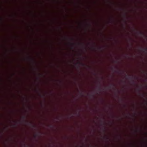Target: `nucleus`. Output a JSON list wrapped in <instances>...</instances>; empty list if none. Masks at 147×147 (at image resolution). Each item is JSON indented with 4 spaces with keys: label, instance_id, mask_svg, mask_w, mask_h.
Returning a JSON list of instances; mask_svg holds the SVG:
<instances>
[{
    "label": "nucleus",
    "instance_id": "obj_1",
    "mask_svg": "<svg viewBox=\"0 0 147 147\" xmlns=\"http://www.w3.org/2000/svg\"><path fill=\"white\" fill-rule=\"evenodd\" d=\"M141 49L144 52H146L147 51V48L146 47L142 48H141Z\"/></svg>",
    "mask_w": 147,
    "mask_h": 147
},
{
    "label": "nucleus",
    "instance_id": "obj_2",
    "mask_svg": "<svg viewBox=\"0 0 147 147\" xmlns=\"http://www.w3.org/2000/svg\"><path fill=\"white\" fill-rule=\"evenodd\" d=\"M133 76H132V77H131L130 76H128V78L129 79H133Z\"/></svg>",
    "mask_w": 147,
    "mask_h": 147
},
{
    "label": "nucleus",
    "instance_id": "obj_3",
    "mask_svg": "<svg viewBox=\"0 0 147 147\" xmlns=\"http://www.w3.org/2000/svg\"><path fill=\"white\" fill-rule=\"evenodd\" d=\"M100 89H101V88H100V84L99 83V87L98 88V90L100 91Z\"/></svg>",
    "mask_w": 147,
    "mask_h": 147
},
{
    "label": "nucleus",
    "instance_id": "obj_4",
    "mask_svg": "<svg viewBox=\"0 0 147 147\" xmlns=\"http://www.w3.org/2000/svg\"><path fill=\"white\" fill-rule=\"evenodd\" d=\"M71 45H72V48H73L74 44V43H71Z\"/></svg>",
    "mask_w": 147,
    "mask_h": 147
},
{
    "label": "nucleus",
    "instance_id": "obj_5",
    "mask_svg": "<svg viewBox=\"0 0 147 147\" xmlns=\"http://www.w3.org/2000/svg\"><path fill=\"white\" fill-rule=\"evenodd\" d=\"M139 33H140V34H142V32H139Z\"/></svg>",
    "mask_w": 147,
    "mask_h": 147
},
{
    "label": "nucleus",
    "instance_id": "obj_6",
    "mask_svg": "<svg viewBox=\"0 0 147 147\" xmlns=\"http://www.w3.org/2000/svg\"><path fill=\"white\" fill-rule=\"evenodd\" d=\"M32 60L33 61H34V60L33 59H32Z\"/></svg>",
    "mask_w": 147,
    "mask_h": 147
}]
</instances>
